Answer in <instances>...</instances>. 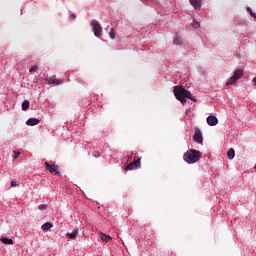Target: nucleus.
Listing matches in <instances>:
<instances>
[{"label":"nucleus","mask_w":256,"mask_h":256,"mask_svg":"<svg viewBox=\"0 0 256 256\" xmlns=\"http://www.w3.org/2000/svg\"><path fill=\"white\" fill-rule=\"evenodd\" d=\"M174 95L180 103L185 104L187 103V99H190L191 101H197L193 95H191V92L189 90H186L183 88V86H175L174 87Z\"/></svg>","instance_id":"f257e3e1"},{"label":"nucleus","mask_w":256,"mask_h":256,"mask_svg":"<svg viewBox=\"0 0 256 256\" xmlns=\"http://www.w3.org/2000/svg\"><path fill=\"white\" fill-rule=\"evenodd\" d=\"M201 157H203V153H201L196 149H190L183 154L184 161L189 165H193V163H197V161H199Z\"/></svg>","instance_id":"f03ea898"},{"label":"nucleus","mask_w":256,"mask_h":256,"mask_svg":"<svg viewBox=\"0 0 256 256\" xmlns=\"http://www.w3.org/2000/svg\"><path fill=\"white\" fill-rule=\"evenodd\" d=\"M92 30L94 32L95 37H101L103 35V28L101 24L97 20H92L91 22Z\"/></svg>","instance_id":"7ed1b4c3"},{"label":"nucleus","mask_w":256,"mask_h":256,"mask_svg":"<svg viewBox=\"0 0 256 256\" xmlns=\"http://www.w3.org/2000/svg\"><path fill=\"white\" fill-rule=\"evenodd\" d=\"M134 169H141V157L137 158L125 167V171H133Z\"/></svg>","instance_id":"20e7f679"},{"label":"nucleus","mask_w":256,"mask_h":256,"mask_svg":"<svg viewBox=\"0 0 256 256\" xmlns=\"http://www.w3.org/2000/svg\"><path fill=\"white\" fill-rule=\"evenodd\" d=\"M45 167L47 171H49V173H51L52 175H60L59 166L55 164H49V162H45Z\"/></svg>","instance_id":"39448f33"},{"label":"nucleus","mask_w":256,"mask_h":256,"mask_svg":"<svg viewBox=\"0 0 256 256\" xmlns=\"http://www.w3.org/2000/svg\"><path fill=\"white\" fill-rule=\"evenodd\" d=\"M193 141L195 143H203V134L201 133V129H194Z\"/></svg>","instance_id":"423d86ee"},{"label":"nucleus","mask_w":256,"mask_h":256,"mask_svg":"<svg viewBox=\"0 0 256 256\" xmlns=\"http://www.w3.org/2000/svg\"><path fill=\"white\" fill-rule=\"evenodd\" d=\"M207 123L210 125V127H215V125L219 123V120L215 116H208Z\"/></svg>","instance_id":"0eeeda50"},{"label":"nucleus","mask_w":256,"mask_h":256,"mask_svg":"<svg viewBox=\"0 0 256 256\" xmlns=\"http://www.w3.org/2000/svg\"><path fill=\"white\" fill-rule=\"evenodd\" d=\"M47 83L48 85H61L63 80L57 78H47Z\"/></svg>","instance_id":"6e6552de"},{"label":"nucleus","mask_w":256,"mask_h":256,"mask_svg":"<svg viewBox=\"0 0 256 256\" xmlns=\"http://www.w3.org/2000/svg\"><path fill=\"white\" fill-rule=\"evenodd\" d=\"M40 120L37 118H29L26 122V125H29L30 127H35V125H39Z\"/></svg>","instance_id":"1a4fd4ad"},{"label":"nucleus","mask_w":256,"mask_h":256,"mask_svg":"<svg viewBox=\"0 0 256 256\" xmlns=\"http://www.w3.org/2000/svg\"><path fill=\"white\" fill-rule=\"evenodd\" d=\"M100 239H102V241H104V243H109V241H111V236L103 233V232H100Z\"/></svg>","instance_id":"9d476101"},{"label":"nucleus","mask_w":256,"mask_h":256,"mask_svg":"<svg viewBox=\"0 0 256 256\" xmlns=\"http://www.w3.org/2000/svg\"><path fill=\"white\" fill-rule=\"evenodd\" d=\"M195 9H201V0H189Z\"/></svg>","instance_id":"9b49d317"},{"label":"nucleus","mask_w":256,"mask_h":256,"mask_svg":"<svg viewBox=\"0 0 256 256\" xmlns=\"http://www.w3.org/2000/svg\"><path fill=\"white\" fill-rule=\"evenodd\" d=\"M78 235L79 229H75L72 233L66 234V237H68V239H75V237H77Z\"/></svg>","instance_id":"f8f14e48"},{"label":"nucleus","mask_w":256,"mask_h":256,"mask_svg":"<svg viewBox=\"0 0 256 256\" xmlns=\"http://www.w3.org/2000/svg\"><path fill=\"white\" fill-rule=\"evenodd\" d=\"M233 77H235L236 81L243 77V70L238 69L234 72Z\"/></svg>","instance_id":"ddd939ff"},{"label":"nucleus","mask_w":256,"mask_h":256,"mask_svg":"<svg viewBox=\"0 0 256 256\" xmlns=\"http://www.w3.org/2000/svg\"><path fill=\"white\" fill-rule=\"evenodd\" d=\"M4 243V245H13V239L2 237L0 239Z\"/></svg>","instance_id":"4468645a"},{"label":"nucleus","mask_w":256,"mask_h":256,"mask_svg":"<svg viewBox=\"0 0 256 256\" xmlns=\"http://www.w3.org/2000/svg\"><path fill=\"white\" fill-rule=\"evenodd\" d=\"M227 157H228V159H234L235 158V149L230 148L229 151L227 152Z\"/></svg>","instance_id":"2eb2a0df"},{"label":"nucleus","mask_w":256,"mask_h":256,"mask_svg":"<svg viewBox=\"0 0 256 256\" xmlns=\"http://www.w3.org/2000/svg\"><path fill=\"white\" fill-rule=\"evenodd\" d=\"M53 227V224L51 222H46L45 224L42 225V231H49Z\"/></svg>","instance_id":"dca6fc26"},{"label":"nucleus","mask_w":256,"mask_h":256,"mask_svg":"<svg viewBox=\"0 0 256 256\" xmlns=\"http://www.w3.org/2000/svg\"><path fill=\"white\" fill-rule=\"evenodd\" d=\"M183 43V38H181L179 35H176L174 37V45H181Z\"/></svg>","instance_id":"f3484780"},{"label":"nucleus","mask_w":256,"mask_h":256,"mask_svg":"<svg viewBox=\"0 0 256 256\" xmlns=\"http://www.w3.org/2000/svg\"><path fill=\"white\" fill-rule=\"evenodd\" d=\"M27 109H29V100H25L22 103V111H27Z\"/></svg>","instance_id":"a211bd4d"},{"label":"nucleus","mask_w":256,"mask_h":256,"mask_svg":"<svg viewBox=\"0 0 256 256\" xmlns=\"http://www.w3.org/2000/svg\"><path fill=\"white\" fill-rule=\"evenodd\" d=\"M237 81V79L234 77V76H232L229 80H228V82L226 83V85H233V83H235Z\"/></svg>","instance_id":"6ab92c4d"},{"label":"nucleus","mask_w":256,"mask_h":256,"mask_svg":"<svg viewBox=\"0 0 256 256\" xmlns=\"http://www.w3.org/2000/svg\"><path fill=\"white\" fill-rule=\"evenodd\" d=\"M110 39H115V29L111 28L109 32Z\"/></svg>","instance_id":"aec40b11"},{"label":"nucleus","mask_w":256,"mask_h":256,"mask_svg":"<svg viewBox=\"0 0 256 256\" xmlns=\"http://www.w3.org/2000/svg\"><path fill=\"white\" fill-rule=\"evenodd\" d=\"M38 209H39L40 211H47V204H41V205H39V206H38Z\"/></svg>","instance_id":"412c9836"},{"label":"nucleus","mask_w":256,"mask_h":256,"mask_svg":"<svg viewBox=\"0 0 256 256\" xmlns=\"http://www.w3.org/2000/svg\"><path fill=\"white\" fill-rule=\"evenodd\" d=\"M247 11L248 13H250L251 17H254V19H256V13L253 12V10L250 7L247 8Z\"/></svg>","instance_id":"4be33fe9"},{"label":"nucleus","mask_w":256,"mask_h":256,"mask_svg":"<svg viewBox=\"0 0 256 256\" xmlns=\"http://www.w3.org/2000/svg\"><path fill=\"white\" fill-rule=\"evenodd\" d=\"M37 69H39V67L37 65H34L30 68L29 73H35V71H37Z\"/></svg>","instance_id":"5701e85b"},{"label":"nucleus","mask_w":256,"mask_h":256,"mask_svg":"<svg viewBox=\"0 0 256 256\" xmlns=\"http://www.w3.org/2000/svg\"><path fill=\"white\" fill-rule=\"evenodd\" d=\"M192 27H194V29H199V22H197V21H193L192 22Z\"/></svg>","instance_id":"b1692460"},{"label":"nucleus","mask_w":256,"mask_h":256,"mask_svg":"<svg viewBox=\"0 0 256 256\" xmlns=\"http://www.w3.org/2000/svg\"><path fill=\"white\" fill-rule=\"evenodd\" d=\"M11 187H19V183L16 180H12L10 183Z\"/></svg>","instance_id":"393cba45"},{"label":"nucleus","mask_w":256,"mask_h":256,"mask_svg":"<svg viewBox=\"0 0 256 256\" xmlns=\"http://www.w3.org/2000/svg\"><path fill=\"white\" fill-rule=\"evenodd\" d=\"M13 153H14L13 155L14 159H17L21 155V152L13 151Z\"/></svg>","instance_id":"a878e982"},{"label":"nucleus","mask_w":256,"mask_h":256,"mask_svg":"<svg viewBox=\"0 0 256 256\" xmlns=\"http://www.w3.org/2000/svg\"><path fill=\"white\" fill-rule=\"evenodd\" d=\"M93 157H99V152L98 151H94L93 152Z\"/></svg>","instance_id":"bb28decb"},{"label":"nucleus","mask_w":256,"mask_h":256,"mask_svg":"<svg viewBox=\"0 0 256 256\" xmlns=\"http://www.w3.org/2000/svg\"><path fill=\"white\" fill-rule=\"evenodd\" d=\"M70 17L73 19H77V15H75V14H71Z\"/></svg>","instance_id":"cd10ccee"}]
</instances>
